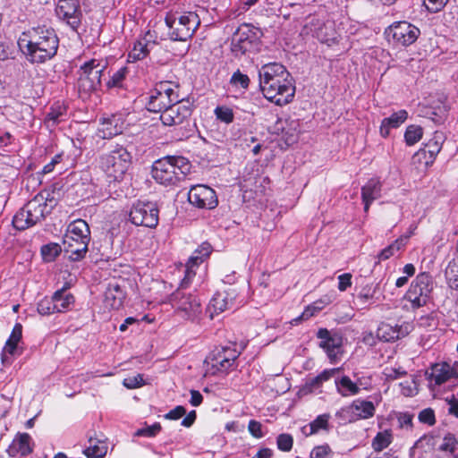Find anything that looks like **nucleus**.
<instances>
[{"label": "nucleus", "mask_w": 458, "mask_h": 458, "mask_svg": "<svg viewBox=\"0 0 458 458\" xmlns=\"http://www.w3.org/2000/svg\"><path fill=\"white\" fill-rule=\"evenodd\" d=\"M259 77L260 89L267 100L280 106L293 101L294 81L283 64L271 63L263 65L259 71Z\"/></svg>", "instance_id": "nucleus-1"}, {"label": "nucleus", "mask_w": 458, "mask_h": 458, "mask_svg": "<svg viewBox=\"0 0 458 458\" xmlns=\"http://www.w3.org/2000/svg\"><path fill=\"white\" fill-rule=\"evenodd\" d=\"M18 44L30 63L44 64L56 55L59 38L54 29L42 25L23 33Z\"/></svg>", "instance_id": "nucleus-2"}, {"label": "nucleus", "mask_w": 458, "mask_h": 458, "mask_svg": "<svg viewBox=\"0 0 458 458\" xmlns=\"http://www.w3.org/2000/svg\"><path fill=\"white\" fill-rule=\"evenodd\" d=\"M191 168V165L186 157L166 156L154 162L152 176L157 183L174 186L184 180Z\"/></svg>", "instance_id": "nucleus-3"}, {"label": "nucleus", "mask_w": 458, "mask_h": 458, "mask_svg": "<svg viewBox=\"0 0 458 458\" xmlns=\"http://www.w3.org/2000/svg\"><path fill=\"white\" fill-rule=\"evenodd\" d=\"M49 192H47V196L44 193H39L28 201L14 215L13 226L17 230L23 231L43 221L55 204L53 198L49 199Z\"/></svg>", "instance_id": "nucleus-4"}, {"label": "nucleus", "mask_w": 458, "mask_h": 458, "mask_svg": "<svg viewBox=\"0 0 458 458\" xmlns=\"http://www.w3.org/2000/svg\"><path fill=\"white\" fill-rule=\"evenodd\" d=\"M90 241L89 226L85 220L77 219L72 222L64 236V251L73 260H80L86 255Z\"/></svg>", "instance_id": "nucleus-5"}, {"label": "nucleus", "mask_w": 458, "mask_h": 458, "mask_svg": "<svg viewBox=\"0 0 458 458\" xmlns=\"http://www.w3.org/2000/svg\"><path fill=\"white\" fill-rule=\"evenodd\" d=\"M169 28V36L174 41H186L191 38L200 25V19L196 13L188 12L179 16L168 13L165 18Z\"/></svg>", "instance_id": "nucleus-6"}, {"label": "nucleus", "mask_w": 458, "mask_h": 458, "mask_svg": "<svg viewBox=\"0 0 458 458\" xmlns=\"http://www.w3.org/2000/svg\"><path fill=\"white\" fill-rule=\"evenodd\" d=\"M131 162V155L125 148L117 145L109 153L101 156L100 168L110 181H120Z\"/></svg>", "instance_id": "nucleus-7"}, {"label": "nucleus", "mask_w": 458, "mask_h": 458, "mask_svg": "<svg viewBox=\"0 0 458 458\" xmlns=\"http://www.w3.org/2000/svg\"><path fill=\"white\" fill-rule=\"evenodd\" d=\"M175 313L183 319L196 321L202 313L200 299L184 289H177L169 297Z\"/></svg>", "instance_id": "nucleus-8"}, {"label": "nucleus", "mask_w": 458, "mask_h": 458, "mask_svg": "<svg viewBox=\"0 0 458 458\" xmlns=\"http://www.w3.org/2000/svg\"><path fill=\"white\" fill-rule=\"evenodd\" d=\"M241 352L236 349V344L216 347L207 357L206 362L210 366L212 374L228 373L236 369V360Z\"/></svg>", "instance_id": "nucleus-9"}, {"label": "nucleus", "mask_w": 458, "mask_h": 458, "mask_svg": "<svg viewBox=\"0 0 458 458\" xmlns=\"http://www.w3.org/2000/svg\"><path fill=\"white\" fill-rule=\"evenodd\" d=\"M433 289V277L428 273L422 272L411 282L404 297L411 303L413 309H418L428 302Z\"/></svg>", "instance_id": "nucleus-10"}, {"label": "nucleus", "mask_w": 458, "mask_h": 458, "mask_svg": "<svg viewBox=\"0 0 458 458\" xmlns=\"http://www.w3.org/2000/svg\"><path fill=\"white\" fill-rule=\"evenodd\" d=\"M420 34L419 28L405 21H395L385 30L387 40L400 47H408L413 44Z\"/></svg>", "instance_id": "nucleus-11"}, {"label": "nucleus", "mask_w": 458, "mask_h": 458, "mask_svg": "<svg viewBox=\"0 0 458 458\" xmlns=\"http://www.w3.org/2000/svg\"><path fill=\"white\" fill-rule=\"evenodd\" d=\"M103 71L104 66L96 59L84 63L79 72V90L86 94L96 91L100 87Z\"/></svg>", "instance_id": "nucleus-12"}, {"label": "nucleus", "mask_w": 458, "mask_h": 458, "mask_svg": "<svg viewBox=\"0 0 458 458\" xmlns=\"http://www.w3.org/2000/svg\"><path fill=\"white\" fill-rule=\"evenodd\" d=\"M158 208L153 202L138 201L129 212V220L137 226L155 228L158 224Z\"/></svg>", "instance_id": "nucleus-13"}, {"label": "nucleus", "mask_w": 458, "mask_h": 458, "mask_svg": "<svg viewBox=\"0 0 458 458\" xmlns=\"http://www.w3.org/2000/svg\"><path fill=\"white\" fill-rule=\"evenodd\" d=\"M257 40L258 34L256 29L250 24H242L232 37V52L235 56L244 55L255 47Z\"/></svg>", "instance_id": "nucleus-14"}, {"label": "nucleus", "mask_w": 458, "mask_h": 458, "mask_svg": "<svg viewBox=\"0 0 458 458\" xmlns=\"http://www.w3.org/2000/svg\"><path fill=\"white\" fill-rule=\"evenodd\" d=\"M55 13L73 31H77L83 17L79 0H58Z\"/></svg>", "instance_id": "nucleus-15"}, {"label": "nucleus", "mask_w": 458, "mask_h": 458, "mask_svg": "<svg viewBox=\"0 0 458 458\" xmlns=\"http://www.w3.org/2000/svg\"><path fill=\"white\" fill-rule=\"evenodd\" d=\"M192 114V106L189 101H179L173 104L160 114V120L165 126L189 124Z\"/></svg>", "instance_id": "nucleus-16"}, {"label": "nucleus", "mask_w": 458, "mask_h": 458, "mask_svg": "<svg viewBox=\"0 0 458 458\" xmlns=\"http://www.w3.org/2000/svg\"><path fill=\"white\" fill-rule=\"evenodd\" d=\"M188 200L193 206L199 208L212 209L217 206V197L216 191L203 184L194 185L188 193Z\"/></svg>", "instance_id": "nucleus-17"}, {"label": "nucleus", "mask_w": 458, "mask_h": 458, "mask_svg": "<svg viewBox=\"0 0 458 458\" xmlns=\"http://www.w3.org/2000/svg\"><path fill=\"white\" fill-rule=\"evenodd\" d=\"M428 379L436 386H441L451 379L455 380L458 385V361L453 364L447 362L434 364L430 369Z\"/></svg>", "instance_id": "nucleus-18"}, {"label": "nucleus", "mask_w": 458, "mask_h": 458, "mask_svg": "<svg viewBox=\"0 0 458 458\" xmlns=\"http://www.w3.org/2000/svg\"><path fill=\"white\" fill-rule=\"evenodd\" d=\"M317 337L320 339L319 347L327 352L330 360H335L343 344L342 335L327 328H319L317 332Z\"/></svg>", "instance_id": "nucleus-19"}, {"label": "nucleus", "mask_w": 458, "mask_h": 458, "mask_svg": "<svg viewBox=\"0 0 458 458\" xmlns=\"http://www.w3.org/2000/svg\"><path fill=\"white\" fill-rule=\"evenodd\" d=\"M236 293L234 289H228L225 292L216 293L210 300L208 306L210 311V317L213 318L214 314H219L226 310H235L238 304L235 303Z\"/></svg>", "instance_id": "nucleus-20"}, {"label": "nucleus", "mask_w": 458, "mask_h": 458, "mask_svg": "<svg viewBox=\"0 0 458 458\" xmlns=\"http://www.w3.org/2000/svg\"><path fill=\"white\" fill-rule=\"evenodd\" d=\"M375 411L376 406L373 402L360 398L353 400L349 406L342 409V412L349 415L350 421L372 418Z\"/></svg>", "instance_id": "nucleus-21"}, {"label": "nucleus", "mask_w": 458, "mask_h": 458, "mask_svg": "<svg viewBox=\"0 0 458 458\" xmlns=\"http://www.w3.org/2000/svg\"><path fill=\"white\" fill-rule=\"evenodd\" d=\"M382 182L379 178H370L361 187V199L364 204V211L367 213L372 202L381 197Z\"/></svg>", "instance_id": "nucleus-22"}, {"label": "nucleus", "mask_w": 458, "mask_h": 458, "mask_svg": "<svg viewBox=\"0 0 458 458\" xmlns=\"http://www.w3.org/2000/svg\"><path fill=\"white\" fill-rule=\"evenodd\" d=\"M276 126L277 130L282 131L283 137L288 145L297 141L301 132V122L299 119H279Z\"/></svg>", "instance_id": "nucleus-23"}, {"label": "nucleus", "mask_w": 458, "mask_h": 458, "mask_svg": "<svg viewBox=\"0 0 458 458\" xmlns=\"http://www.w3.org/2000/svg\"><path fill=\"white\" fill-rule=\"evenodd\" d=\"M7 452L10 456H27L32 452L31 437L28 433H19L9 445Z\"/></svg>", "instance_id": "nucleus-24"}, {"label": "nucleus", "mask_w": 458, "mask_h": 458, "mask_svg": "<svg viewBox=\"0 0 458 458\" xmlns=\"http://www.w3.org/2000/svg\"><path fill=\"white\" fill-rule=\"evenodd\" d=\"M125 299V293L117 284H109L104 298V305L110 310H119Z\"/></svg>", "instance_id": "nucleus-25"}, {"label": "nucleus", "mask_w": 458, "mask_h": 458, "mask_svg": "<svg viewBox=\"0 0 458 458\" xmlns=\"http://www.w3.org/2000/svg\"><path fill=\"white\" fill-rule=\"evenodd\" d=\"M67 106L62 102L54 103L47 113L44 123L47 128H55L67 119Z\"/></svg>", "instance_id": "nucleus-26"}, {"label": "nucleus", "mask_w": 458, "mask_h": 458, "mask_svg": "<svg viewBox=\"0 0 458 458\" xmlns=\"http://www.w3.org/2000/svg\"><path fill=\"white\" fill-rule=\"evenodd\" d=\"M408 113L405 110H399L392 114L389 117L384 118L379 128L380 135L386 138L392 128H398L405 122Z\"/></svg>", "instance_id": "nucleus-27"}, {"label": "nucleus", "mask_w": 458, "mask_h": 458, "mask_svg": "<svg viewBox=\"0 0 458 458\" xmlns=\"http://www.w3.org/2000/svg\"><path fill=\"white\" fill-rule=\"evenodd\" d=\"M173 104L169 97L162 95L157 90H153L148 98V101L146 105L147 109L152 113H163L165 110L169 108Z\"/></svg>", "instance_id": "nucleus-28"}, {"label": "nucleus", "mask_w": 458, "mask_h": 458, "mask_svg": "<svg viewBox=\"0 0 458 458\" xmlns=\"http://www.w3.org/2000/svg\"><path fill=\"white\" fill-rule=\"evenodd\" d=\"M52 296L57 312H66L74 306L75 298L71 293L66 291L65 286L55 291Z\"/></svg>", "instance_id": "nucleus-29"}, {"label": "nucleus", "mask_w": 458, "mask_h": 458, "mask_svg": "<svg viewBox=\"0 0 458 458\" xmlns=\"http://www.w3.org/2000/svg\"><path fill=\"white\" fill-rule=\"evenodd\" d=\"M407 331L402 326H392L388 323H382L377 328V336L385 342H393L403 337Z\"/></svg>", "instance_id": "nucleus-30"}, {"label": "nucleus", "mask_w": 458, "mask_h": 458, "mask_svg": "<svg viewBox=\"0 0 458 458\" xmlns=\"http://www.w3.org/2000/svg\"><path fill=\"white\" fill-rule=\"evenodd\" d=\"M335 387L343 397H348L358 394L360 387L358 383L353 382L348 376H343L335 380Z\"/></svg>", "instance_id": "nucleus-31"}, {"label": "nucleus", "mask_w": 458, "mask_h": 458, "mask_svg": "<svg viewBox=\"0 0 458 458\" xmlns=\"http://www.w3.org/2000/svg\"><path fill=\"white\" fill-rule=\"evenodd\" d=\"M122 133V126L118 125L115 117L104 119L98 129V136L101 139H111Z\"/></svg>", "instance_id": "nucleus-32"}, {"label": "nucleus", "mask_w": 458, "mask_h": 458, "mask_svg": "<svg viewBox=\"0 0 458 458\" xmlns=\"http://www.w3.org/2000/svg\"><path fill=\"white\" fill-rule=\"evenodd\" d=\"M330 302L331 300L328 296H324L323 298L315 301L311 304L308 305L303 310V312L298 318H296L294 321L299 322L301 320H307L310 318L311 317L315 316L319 311H321Z\"/></svg>", "instance_id": "nucleus-33"}, {"label": "nucleus", "mask_w": 458, "mask_h": 458, "mask_svg": "<svg viewBox=\"0 0 458 458\" xmlns=\"http://www.w3.org/2000/svg\"><path fill=\"white\" fill-rule=\"evenodd\" d=\"M339 370V368L324 369L318 376L309 378L305 383V388L311 392L321 387L324 382L328 381Z\"/></svg>", "instance_id": "nucleus-34"}, {"label": "nucleus", "mask_w": 458, "mask_h": 458, "mask_svg": "<svg viewBox=\"0 0 458 458\" xmlns=\"http://www.w3.org/2000/svg\"><path fill=\"white\" fill-rule=\"evenodd\" d=\"M410 235H401L390 245L383 249L377 255L378 261L386 260L393 257L394 253L402 250L408 242Z\"/></svg>", "instance_id": "nucleus-35"}, {"label": "nucleus", "mask_w": 458, "mask_h": 458, "mask_svg": "<svg viewBox=\"0 0 458 458\" xmlns=\"http://www.w3.org/2000/svg\"><path fill=\"white\" fill-rule=\"evenodd\" d=\"M89 446H87L83 454L87 458H103L107 453V445L91 437L89 438Z\"/></svg>", "instance_id": "nucleus-36"}, {"label": "nucleus", "mask_w": 458, "mask_h": 458, "mask_svg": "<svg viewBox=\"0 0 458 458\" xmlns=\"http://www.w3.org/2000/svg\"><path fill=\"white\" fill-rule=\"evenodd\" d=\"M21 336H22V326L20 323H16L12 330V333H11L9 338L7 339V341L5 343L3 352L13 355L17 349L18 343L21 339Z\"/></svg>", "instance_id": "nucleus-37"}, {"label": "nucleus", "mask_w": 458, "mask_h": 458, "mask_svg": "<svg viewBox=\"0 0 458 458\" xmlns=\"http://www.w3.org/2000/svg\"><path fill=\"white\" fill-rule=\"evenodd\" d=\"M213 248L208 242H202L191 254L188 261L191 265H200L212 253Z\"/></svg>", "instance_id": "nucleus-38"}, {"label": "nucleus", "mask_w": 458, "mask_h": 458, "mask_svg": "<svg viewBox=\"0 0 458 458\" xmlns=\"http://www.w3.org/2000/svg\"><path fill=\"white\" fill-rule=\"evenodd\" d=\"M177 89L178 85L174 84L171 81H160L155 87V90L162 93V95L169 97V98L174 103L182 101V99L179 98Z\"/></svg>", "instance_id": "nucleus-39"}, {"label": "nucleus", "mask_w": 458, "mask_h": 458, "mask_svg": "<svg viewBox=\"0 0 458 458\" xmlns=\"http://www.w3.org/2000/svg\"><path fill=\"white\" fill-rule=\"evenodd\" d=\"M148 53V43L145 38H142L134 43L132 49L129 52L128 57L132 61L142 60Z\"/></svg>", "instance_id": "nucleus-40"}, {"label": "nucleus", "mask_w": 458, "mask_h": 458, "mask_svg": "<svg viewBox=\"0 0 458 458\" xmlns=\"http://www.w3.org/2000/svg\"><path fill=\"white\" fill-rule=\"evenodd\" d=\"M445 276L448 285L452 289L458 290V257L449 262Z\"/></svg>", "instance_id": "nucleus-41"}, {"label": "nucleus", "mask_w": 458, "mask_h": 458, "mask_svg": "<svg viewBox=\"0 0 458 458\" xmlns=\"http://www.w3.org/2000/svg\"><path fill=\"white\" fill-rule=\"evenodd\" d=\"M392 442V434L388 430L378 432L373 438L371 446L374 451L381 452Z\"/></svg>", "instance_id": "nucleus-42"}, {"label": "nucleus", "mask_w": 458, "mask_h": 458, "mask_svg": "<svg viewBox=\"0 0 458 458\" xmlns=\"http://www.w3.org/2000/svg\"><path fill=\"white\" fill-rule=\"evenodd\" d=\"M61 251V246L55 242H51L41 247V255L46 262L54 261L59 256Z\"/></svg>", "instance_id": "nucleus-43"}, {"label": "nucleus", "mask_w": 458, "mask_h": 458, "mask_svg": "<svg viewBox=\"0 0 458 458\" xmlns=\"http://www.w3.org/2000/svg\"><path fill=\"white\" fill-rule=\"evenodd\" d=\"M423 131L422 128L419 125H410L407 127L404 139L409 146H412L417 143L422 137Z\"/></svg>", "instance_id": "nucleus-44"}, {"label": "nucleus", "mask_w": 458, "mask_h": 458, "mask_svg": "<svg viewBox=\"0 0 458 458\" xmlns=\"http://www.w3.org/2000/svg\"><path fill=\"white\" fill-rule=\"evenodd\" d=\"M37 310L42 316H49L57 312L53 296L51 298L44 297L40 300L38 302Z\"/></svg>", "instance_id": "nucleus-45"}, {"label": "nucleus", "mask_w": 458, "mask_h": 458, "mask_svg": "<svg viewBox=\"0 0 458 458\" xmlns=\"http://www.w3.org/2000/svg\"><path fill=\"white\" fill-rule=\"evenodd\" d=\"M458 447V440L454 434L446 433L444 437L442 444L439 445V450L442 452H448L454 454Z\"/></svg>", "instance_id": "nucleus-46"}, {"label": "nucleus", "mask_w": 458, "mask_h": 458, "mask_svg": "<svg viewBox=\"0 0 458 458\" xmlns=\"http://www.w3.org/2000/svg\"><path fill=\"white\" fill-rule=\"evenodd\" d=\"M401 393L404 396H413L418 393L417 380L412 377L399 384Z\"/></svg>", "instance_id": "nucleus-47"}, {"label": "nucleus", "mask_w": 458, "mask_h": 458, "mask_svg": "<svg viewBox=\"0 0 458 458\" xmlns=\"http://www.w3.org/2000/svg\"><path fill=\"white\" fill-rule=\"evenodd\" d=\"M328 414L318 415L312 422L310 423V435L315 434L320 429H327L329 420Z\"/></svg>", "instance_id": "nucleus-48"}, {"label": "nucleus", "mask_w": 458, "mask_h": 458, "mask_svg": "<svg viewBox=\"0 0 458 458\" xmlns=\"http://www.w3.org/2000/svg\"><path fill=\"white\" fill-rule=\"evenodd\" d=\"M214 112L216 119L223 123H231L233 121V112L230 107L225 106H216Z\"/></svg>", "instance_id": "nucleus-49"}, {"label": "nucleus", "mask_w": 458, "mask_h": 458, "mask_svg": "<svg viewBox=\"0 0 458 458\" xmlns=\"http://www.w3.org/2000/svg\"><path fill=\"white\" fill-rule=\"evenodd\" d=\"M230 83L234 87L247 89L250 84V79L248 75L243 74L240 72V70H237L233 73L230 79Z\"/></svg>", "instance_id": "nucleus-50"}, {"label": "nucleus", "mask_w": 458, "mask_h": 458, "mask_svg": "<svg viewBox=\"0 0 458 458\" xmlns=\"http://www.w3.org/2000/svg\"><path fill=\"white\" fill-rule=\"evenodd\" d=\"M128 72L127 67H122L118 71H116L110 80L107 81L106 85L108 88H120L122 87L123 81L125 79V76Z\"/></svg>", "instance_id": "nucleus-51"}, {"label": "nucleus", "mask_w": 458, "mask_h": 458, "mask_svg": "<svg viewBox=\"0 0 458 458\" xmlns=\"http://www.w3.org/2000/svg\"><path fill=\"white\" fill-rule=\"evenodd\" d=\"M293 438L290 434L282 433L276 438V445L280 451L289 452L292 450Z\"/></svg>", "instance_id": "nucleus-52"}, {"label": "nucleus", "mask_w": 458, "mask_h": 458, "mask_svg": "<svg viewBox=\"0 0 458 458\" xmlns=\"http://www.w3.org/2000/svg\"><path fill=\"white\" fill-rule=\"evenodd\" d=\"M449 0H423L426 9L432 13H436L444 9Z\"/></svg>", "instance_id": "nucleus-53"}, {"label": "nucleus", "mask_w": 458, "mask_h": 458, "mask_svg": "<svg viewBox=\"0 0 458 458\" xmlns=\"http://www.w3.org/2000/svg\"><path fill=\"white\" fill-rule=\"evenodd\" d=\"M198 267H199V265H193V264L191 265L190 261H187L186 266H185V275H184V277L182 280L181 285L178 289L185 290V287L191 283L192 278L195 276V275H196L195 268Z\"/></svg>", "instance_id": "nucleus-54"}, {"label": "nucleus", "mask_w": 458, "mask_h": 458, "mask_svg": "<svg viewBox=\"0 0 458 458\" xmlns=\"http://www.w3.org/2000/svg\"><path fill=\"white\" fill-rule=\"evenodd\" d=\"M421 423L433 426L436 423L435 411L431 408H426L420 411L418 416Z\"/></svg>", "instance_id": "nucleus-55"}, {"label": "nucleus", "mask_w": 458, "mask_h": 458, "mask_svg": "<svg viewBox=\"0 0 458 458\" xmlns=\"http://www.w3.org/2000/svg\"><path fill=\"white\" fill-rule=\"evenodd\" d=\"M160 431H161V425H160V423L157 422L151 426H148L146 428L138 429L136 431L135 435L138 437H155Z\"/></svg>", "instance_id": "nucleus-56"}, {"label": "nucleus", "mask_w": 458, "mask_h": 458, "mask_svg": "<svg viewBox=\"0 0 458 458\" xmlns=\"http://www.w3.org/2000/svg\"><path fill=\"white\" fill-rule=\"evenodd\" d=\"M123 385L128 389H134L140 387L144 385L143 376L137 374L132 377H129L123 379Z\"/></svg>", "instance_id": "nucleus-57"}, {"label": "nucleus", "mask_w": 458, "mask_h": 458, "mask_svg": "<svg viewBox=\"0 0 458 458\" xmlns=\"http://www.w3.org/2000/svg\"><path fill=\"white\" fill-rule=\"evenodd\" d=\"M331 453V448L328 445H322L315 446L310 454V458H326Z\"/></svg>", "instance_id": "nucleus-58"}, {"label": "nucleus", "mask_w": 458, "mask_h": 458, "mask_svg": "<svg viewBox=\"0 0 458 458\" xmlns=\"http://www.w3.org/2000/svg\"><path fill=\"white\" fill-rule=\"evenodd\" d=\"M185 413L186 409L182 405H178L170 411H168L167 413H165L164 415V418L165 420H176L182 418L183 415H185Z\"/></svg>", "instance_id": "nucleus-59"}, {"label": "nucleus", "mask_w": 458, "mask_h": 458, "mask_svg": "<svg viewBox=\"0 0 458 458\" xmlns=\"http://www.w3.org/2000/svg\"><path fill=\"white\" fill-rule=\"evenodd\" d=\"M63 158H64L63 152L56 154L55 157H53V158L51 159V161L48 164L44 165V167L42 169V173L44 174H47L53 172L55 165L60 164L63 161Z\"/></svg>", "instance_id": "nucleus-60"}, {"label": "nucleus", "mask_w": 458, "mask_h": 458, "mask_svg": "<svg viewBox=\"0 0 458 458\" xmlns=\"http://www.w3.org/2000/svg\"><path fill=\"white\" fill-rule=\"evenodd\" d=\"M352 285V275L344 273L338 276V290L344 292Z\"/></svg>", "instance_id": "nucleus-61"}, {"label": "nucleus", "mask_w": 458, "mask_h": 458, "mask_svg": "<svg viewBox=\"0 0 458 458\" xmlns=\"http://www.w3.org/2000/svg\"><path fill=\"white\" fill-rule=\"evenodd\" d=\"M261 427L262 426L260 422L251 420L249 422L248 429L254 437L261 438L263 437Z\"/></svg>", "instance_id": "nucleus-62"}, {"label": "nucleus", "mask_w": 458, "mask_h": 458, "mask_svg": "<svg viewBox=\"0 0 458 458\" xmlns=\"http://www.w3.org/2000/svg\"><path fill=\"white\" fill-rule=\"evenodd\" d=\"M441 149V144L437 140H430L425 146V151H428L431 157L437 155Z\"/></svg>", "instance_id": "nucleus-63"}, {"label": "nucleus", "mask_w": 458, "mask_h": 458, "mask_svg": "<svg viewBox=\"0 0 458 458\" xmlns=\"http://www.w3.org/2000/svg\"><path fill=\"white\" fill-rule=\"evenodd\" d=\"M413 415L409 412L401 413L398 417V422L402 428H410L412 427Z\"/></svg>", "instance_id": "nucleus-64"}]
</instances>
